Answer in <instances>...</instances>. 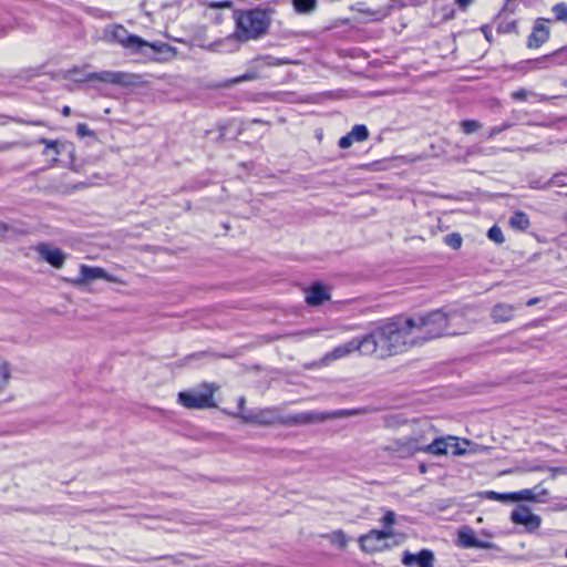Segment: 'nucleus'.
I'll use <instances>...</instances> for the list:
<instances>
[{"label":"nucleus","mask_w":567,"mask_h":567,"mask_svg":"<svg viewBox=\"0 0 567 567\" xmlns=\"http://www.w3.org/2000/svg\"><path fill=\"white\" fill-rule=\"evenodd\" d=\"M412 324L410 317H394L375 327L365 334V339L373 346L372 354H378L380 358L390 357L416 344Z\"/></svg>","instance_id":"1"},{"label":"nucleus","mask_w":567,"mask_h":567,"mask_svg":"<svg viewBox=\"0 0 567 567\" xmlns=\"http://www.w3.org/2000/svg\"><path fill=\"white\" fill-rule=\"evenodd\" d=\"M461 319L456 311L450 313L441 309L426 315L410 317L413 321V330L416 342H423L445 336H456L466 332L464 329L455 328V322Z\"/></svg>","instance_id":"2"},{"label":"nucleus","mask_w":567,"mask_h":567,"mask_svg":"<svg viewBox=\"0 0 567 567\" xmlns=\"http://www.w3.org/2000/svg\"><path fill=\"white\" fill-rule=\"evenodd\" d=\"M236 29L227 40L248 42L261 38L268 30L270 19L265 10L251 9L235 12Z\"/></svg>","instance_id":"3"},{"label":"nucleus","mask_w":567,"mask_h":567,"mask_svg":"<svg viewBox=\"0 0 567 567\" xmlns=\"http://www.w3.org/2000/svg\"><path fill=\"white\" fill-rule=\"evenodd\" d=\"M111 35L116 43L134 53L142 52L144 48H151L157 53L175 51L169 44L150 43L138 35L131 34L123 25H115L111 31Z\"/></svg>","instance_id":"4"},{"label":"nucleus","mask_w":567,"mask_h":567,"mask_svg":"<svg viewBox=\"0 0 567 567\" xmlns=\"http://www.w3.org/2000/svg\"><path fill=\"white\" fill-rule=\"evenodd\" d=\"M470 445V441L463 440L462 442L455 436H443L436 437L432 442L427 443V439L422 435V446H415L413 450H422L423 453L441 456L449 453L453 455H464L466 449L464 446Z\"/></svg>","instance_id":"5"},{"label":"nucleus","mask_w":567,"mask_h":567,"mask_svg":"<svg viewBox=\"0 0 567 567\" xmlns=\"http://www.w3.org/2000/svg\"><path fill=\"white\" fill-rule=\"evenodd\" d=\"M372 349L373 346L370 340L365 339V336L361 338H353L352 340L340 344L333 348L331 351L327 352L321 358L318 365H328L332 361L347 358L355 351L363 355H372Z\"/></svg>","instance_id":"6"},{"label":"nucleus","mask_w":567,"mask_h":567,"mask_svg":"<svg viewBox=\"0 0 567 567\" xmlns=\"http://www.w3.org/2000/svg\"><path fill=\"white\" fill-rule=\"evenodd\" d=\"M355 412L350 410H337L330 412H320V411H305L295 414H289L285 417L284 424L290 425H305V424H313L321 423L327 420L346 417L353 415Z\"/></svg>","instance_id":"7"},{"label":"nucleus","mask_w":567,"mask_h":567,"mask_svg":"<svg viewBox=\"0 0 567 567\" xmlns=\"http://www.w3.org/2000/svg\"><path fill=\"white\" fill-rule=\"evenodd\" d=\"M215 388L205 385V391H185L178 393V403L187 409H207L215 408L214 402Z\"/></svg>","instance_id":"8"},{"label":"nucleus","mask_w":567,"mask_h":567,"mask_svg":"<svg viewBox=\"0 0 567 567\" xmlns=\"http://www.w3.org/2000/svg\"><path fill=\"white\" fill-rule=\"evenodd\" d=\"M394 536L390 529L378 530L372 529L368 534L360 537V545L364 551L373 553L382 550L386 547L385 540Z\"/></svg>","instance_id":"9"},{"label":"nucleus","mask_w":567,"mask_h":567,"mask_svg":"<svg viewBox=\"0 0 567 567\" xmlns=\"http://www.w3.org/2000/svg\"><path fill=\"white\" fill-rule=\"evenodd\" d=\"M240 419L246 423L259 425H272L276 423H284L285 417H281L276 409H262L249 413H240Z\"/></svg>","instance_id":"10"},{"label":"nucleus","mask_w":567,"mask_h":567,"mask_svg":"<svg viewBox=\"0 0 567 567\" xmlns=\"http://www.w3.org/2000/svg\"><path fill=\"white\" fill-rule=\"evenodd\" d=\"M89 82H102L120 86H128L133 84L132 76L120 71H101L89 73L85 76Z\"/></svg>","instance_id":"11"},{"label":"nucleus","mask_w":567,"mask_h":567,"mask_svg":"<svg viewBox=\"0 0 567 567\" xmlns=\"http://www.w3.org/2000/svg\"><path fill=\"white\" fill-rule=\"evenodd\" d=\"M415 446H422V435H411L401 440L394 441L390 445V450L396 453L400 457H408L414 453L422 452V450H413Z\"/></svg>","instance_id":"12"},{"label":"nucleus","mask_w":567,"mask_h":567,"mask_svg":"<svg viewBox=\"0 0 567 567\" xmlns=\"http://www.w3.org/2000/svg\"><path fill=\"white\" fill-rule=\"evenodd\" d=\"M104 279L110 282H121L116 277L110 275L101 267H91L87 265L80 266V277L75 280V284L82 285L87 281Z\"/></svg>","instance_id":"13"},{"label":"nucleus","mask_w":567,"mask_h":567,"mask_svg":"<svg viewBox=\"0 0 567 567\" xmlns=\"http://www.w3.org/2000/svg\"><path fill=\"white\" fill-rule=\"evenodd\" d=\"M512 520L524 525L529 532L536 530L542 523L539 516L533 514L527 507H518L512 512Z\"/></svg>","instance_id":"14"},{"label":"nucleus","mask_w":567,"mask_h":567,"mask_svg":"<svg viewBox=\"0 0 567 567\" xmlns=\"http://www.w3.org/2000/svg\"><path fill=\"white\" fill-rule=\"evenodd\" d=\"M402 564L411 567L416 565L417 567H434V555L429 549H422L417 554H412L405 550L402 556Z\"/></svg>","instance_id":"15"},{"label":"nucleus","mask_w":567,"mask_h":567,"mask_svg":"<svg viewBox=\"0 0 567 567\" xmlns=\"http://www.w3.org/2000/svg\"><path fill=\"white\" fill-rule=\"evenodd\" d=\"M549 20H547L548 22ZM545 19H538L528 37L527 45L532 49L542 47L549 39V28L545 24Z\"/></svg>","instance_id":"16"},{"label":"nucleus","mask_w":567,"mask_h":567,"mask_svg":"<svg viewBox=\"0 0 567 567\" xmlns=\"http://www.w3.org/2000/svg\"><path fill=\"white\" fill-rule=\"evenodd\" d=\"M40 257L54 268H61L65 261V254L56 247L42 244L37 248Z\"/></svg>","instance_id":"17"},{"label":"nucleus","mask_w":567,"mask_h":567,"mask_svg":"<svg viewBox=\"0 0 567 567\" xmlns=\"http://www.w3.org/2000/svg\"><path fill=\"white\" fill-rule=\"evenodd\" d=\"M306 293V302L311 307H317L322 305L324 301L330 299V293L327 288L320 284L315 282L308 289L305 290Z\"/></svg>","instance_id":"18"},{"label":"nucleus","mask_w":567,"mask_h":567,"mask_svg":"<svg viewBox=\"0 0 567 567\" xmlns=\"http://www.w3.org/2000/svg\"><path fill=\"white\" fill-rule=\"evenodd\" d=\"M458 544L465 548H489L491 545L476 538L471 528H463L458 532Z\"/></svg>","instance_id":"19"},{"label":"nucleus","mask_w":567,"mask_h":567,"mask_svg":"<svg viewBox=\"0 0 567 567\" xmlns=\"http://www.w3.org/2000/svg\"><path fill=\"white\" fill-rule=\"evenodd\" d=\"M516 308L513 305L499 302L491 310V317L494 322H507L514 318Z\"/></svg>","instance_id":"20"},{"label":"nucleus","mask_w":567,"mask_h":567,"mask_svg":"<svg viewBox=\"0 0 567 567\" xmlns=\"http://www.w3.org/2000/svg\"><path fill=\"white\" fill-rule=\"evenodd\" d=\"M508 223L513 229L519 231H525L530 226L529 217L522 210L515 212Z\"/></svg>","instance_id":"21"},{"label":"nucleus","mask_w":567,"mask_h":567,"mask_svg":"<svg viewBox=\"0 0 567 567\" xmlns=\"http://www.w3.org/2000/svg\"><path fill=\"white\" fill-rule=\"evenodd\" d=\"M316 6L317 0H293V8L298 13H310Z\"/></svg>","instance_id":"22"},{"label":"nucleus","mask_w":567,"mask_h":567,"mask_svg":"<svg viewBox=\"0 0 567 567\" xmlns=\"http://www.w3.org/2000/svg\"><path fill=\"white\" fill-rule=\"evenodd\" d=\"M355 142H363L369 137V131L365 125L357 124L349 132Z\"/></svg>","instance_id":"23"},{"label":"nucleus","mask_w":567,"mask_h":567,"mask_svg":"<svg viewBox=\"0 0 567 567\" xmlns=\"http://www.w3.org/2000/svg\"><path fill=\"white\" fill-rule=\"evenodd\" d=\"M557 21L567 23V3L559 2L551 8Z\"/></svg>","instance_id":"24"},{"label":"nucleus","mask_w":567,"mask_h":567,"mask_svg":"<svg viewBox=\"0 0 567 567\" xmlns=\"http://www.w3.org/2000/svg\"><path fill=\"white\" fill-rule=\"evenodd\" d=\"M444 243L452 249H460L463 243L462 236L458 233H452L444 237Z\"/></svg>","instance_id":"25"},{"label":"nucleus","mask_w":567,"mask_h":567,"mask_svg":"<svg viewBox=\"0 0 567 567\" xmlns=\"http://www.w3.org/2000/svg\"><path fill=\"white\" fill-rule=\"evenodd\" d=\"M462 130L465 134H472L482 127V124L475 120H465L461 123Z\"/></svg>","instance_id":"26"},{"label":"nucleus","mask_w":567,"mask_h":567,"mask_svg":"<svg viewBox=\"0 0 567 567\" xmlns=\"http://www.w3.org/2000/svg\"><path fill=\"white\" fill-rule=\"evenodd\" d=\"M511 499L512 501H534L535 495H534L533 489L527 488V489H522L517 493L511 494Z\"/></svg>","instance_id":"27"},{"label":"nucleus","mask_w":567,"mask_h":567,"mask_svg":"<svg viewBox=\"0 0 567 567\" xmlns=\"http://www.w3.org/2000/svg\"><path fill=\"white\" fill-rule=\"evenodd\" d=\"M487 236L491 240H493L497 244H502L505 240L503 231L498 226L491 227L488 229Z\"/></svg>","instance_id":"28"},{"label":"nucleus","mask_w":567,"mask_h":567,"mask_svg":"<svg viewBox=\"0 0 567 567\" xmlns=\"http://www.w3.org/2000/svg\"><path fill=\"white\" fill-rule=\"evenodd\" d=\"M38 142L45 146V148L43 151V154L48 155L49 151H53L55 155H59L60 152L58 150V142L56 141H51V140L41 137V138H39Z\"/></svg>","instance_id":"29"},{"label":"nucleus","mask_w":567,"mask_h":567,"mask_svg":"<svg viewBox=\"0 0 567 567\" xmlns=\"http://www.w3.org/2000/svg\"><path fill=\"white\" fill-rule=\"evenodd\" d=\"M511 95H512V99L515 101H526L529 96H535L536 94L528 90L519 89V90L512 92Z\"/></svg>","instance_id":"30"},{"label":"nucleus","mask_w":567,"mask_h":567,"mask_svg":"<svg viewBox=\"0 0 567 567\" xmlns=\"http://www.w3.org/2000/svg\"><path fill=\"white\" fill-rule=\"evenodd\" d=\"M320 331L321 330L317 329V328H309V329L297 331L293 333V336L301 340L305 338L313 337V336L318 334Z\"/></svg>","instance_id":"31"},{"label":"nucleus","mask_w":567,"mask_h":567,"mask_svg":"<svg viewBox=\"0 0 567 567\" xmlns=\"http://www.w3.org/2000/svg\"><path fill=\"white\" fill-rule=\"evenodd\" d=\"M257 78L256 73L255 72H247L240 76H237V78H234L231 80L228 81L227 85L229 84H237V83H240V82H244V81H251V80H255Z\"/></svg>","instance_id":"32"},{"label":"nucleus","mask_w":567,"mask_h":567,"mask_svg":"<svg viewBox=\"0 0 567 567\" xmlns=\"http://www.w3.org/2000/svg\"><path fill=\"white\" fill-rule=\"evenodd\" d=\"M10 373L6 363H0V390L7 384Z\"/></svg>","instance_id":"33"},{"label":"nucleus","mask_w":567,"mask_h":567,"mask_svg":"<svg viewBox=\"0 0 567 567\" xmlns=\"http://www.w3.org/2000/svg\"><path fill=\"white\" fill-rule=\"evenodd\" d=\"M396 522V515L393 511H390L388 509L384 514V516L382 517V524L385 526V527H390L392 525H394Z\"/></svg>","instance_id":"34"},{"label":"nucleus","mask_w":567,"mask_h":567,"mask_svg":"<svg viewBox=\"0 0 567 567\" xmlns=\"http://www.w3.org/2000/svg\"><path fill=\"white\" fill-rule=\"evenodd\" d=\"M332 540L340 547H344L347 545V538L342 532H334L332 534Z\"/></svg>","instance_id":"35"},{"label":"nucleus","mask_w":567,"mask_h":567,"mask_svg":"<svg viewBox=\"0 0 567 567\" xmlns=\"http://www.w3.org/2000/svg\"><path fill=\"white\" fill-rule=\"evenodd\" d=\"M76 133L81 137L93 135V132L90 130V127L85 123H79L78 124Z\"/></svg>","instance_id":"36"},{"label":"nucleus","mask_w":567,"mask_h":567,"mask_svg":"<svg viewBox=\"0 0 567 567\" xmlns=\"http://www.w3.org/2000/svg\"><path fill=\"white\" fill-rule=\"evenodd\" d=\"M353 142H354V141H353V138H352L351 134H350V133H348L347 135L342 136V137L339 140L338 145H339V147H340V148L346 150V148L350 147V146L352 145V143H353Z\"/></svg>","instance_id":"37"},{"label":"nucleus","mask_w":567,"mask_h":567,"mask_svg":"<svg viewBox=\"0 0 567 567\" xmlns=\"http://www.w3.org/2000/svg\"><path fill=\"white\" fill-rule=\"evenodd\" d=\"M487 497L493 501H507L511 499V494H499L497 492H487Z\"/></svg>","instance_id":"38"},{"label":"nucleus","mask_w":567,"mask_h":567,"mask_svg":"<svg viewBox=\"0 0 567 567\" xmlns=\"http://www.w3.org/2000/svg\"><path fill=\"white\" fill-rule=\"evenodd\" d=\"M502 132H504V127H501L499 125L498 126H493L488 134H487V138L488 140H492L494 138L496 135L501 134Z\"/></svg>","instance_id":"39"},{"label":"nucleus","mask_w":567,"mask_h":567,"mask_svg":"<svg viewBox=\"0 0 567 567\" xmlns=\"http://www.w3.org/2000/svg\"><path fill=\"white\" fill-rule=\"evenodd\" d=\"M473 2L474 0H455L456 6L463 11H465Z\"/></svg>","instance_id":"40"},{"label":"nucleus","mask_w":567,"mask_h":567,"mask_svg":"<svg viewBox=\"0 0 567 567\" xmlns=\"http://www.w3.org/2000/svg\"><path fill=\"white\" fill-rule=\"evenodd\" d=\"M245 403H246V400H245V398H244V396L238 398V409H239V411H238V413H237V416H239V417H240V413H241V412H244V413H248V412L246 411V409H245Z\"/></svg>","instance_id":"41"},{"label":"nucleus","mask_w":567,"mask_h":567,"mask_svg":"<svg viewBox=\"0 0 567 567\" xmlns=\"http://www.w3.org/2000/svg\"><path fill=\"white\" fill-rule=\"evenodd\" d=\"M481 30H482V32H483V34H484V37H485V39H486L487 41H491V38H492V29H491L488 25H483V27L481 28Z\"/></svg>","instance_id":"42"},{"label":"nucleus","mask_w":567,"mask_h":567,"mask_svg":"<svg viewBox=\"0 0 567 567\" xmlns=\"http://www.w3.org/2000/svg\"><path fill=\"white\" fill-rule=\"evenodd\" d=\"M546 60H547V58L544 56V58H542L539 60L534 61V64H535L534 68L535 69H543V68H545Z\"/></svg>","instance_id":"43"},{"label":"nucleus","mask_w":567,"mask_h":567,"mask_svg":"<svg viewBox=\"0 0 567 567\" xmlns=\"http://www.w3.org/2000/svg\"><path fill=\"white\" fill-rule=\"evenodd\" d=\"M230 6V2H215L212 4V7L214 8H224V7H229Z\"/></svg>","instance_id":"44"},{"label":"nucleus","mask_w":567,"mask_h":567,"mask_svg":"<svg viewBox=\"0 0 567 567\" xmlns=\"http://www.w3.org/2000/svg\"><path fill=\"white\" fill-rule=\"evenodd\" d=\"M8 227L6 224L0 223V238L7 233Z\"/></svg>","instance_id":"45"},{"label":"nucleus","mask_w":567,"mask_h":567,"mask_svg":"<svg viewBox=\"0 0 567 567\" xmlns=\"http://www.w3.org/2000/svg\"><path fill=\"white\" fill-rule=\"evenodd\" d=\"M62 114H63L64 116H69V115L71 114V107H70V106H68V105L63 106V107H62Z\"/></svg>","instance_id":"46"},{"label":"nucleus","mask_w":567,"mask_h":567,"mask_svg":"<svg viewBox=\"0 0 567 567\" xmlns=\"http://www.w3.org/2000/svg\"><path fill=\"white\" fill-rule=\"evenodd\" d=\"M537 302H539V298H532V299H529V300L526 302V305H527V306H534V305H536Z\"/></svg>","instance_id":"47"},{"label":"nucleus","mask_w":567,"mask_h":567,"mask_svg":"<svg viewBox=\"0 0 567 567\" xmlns=\"http://www.w3.org/2000/svg\"><path fill=\"white\" fill-rule=\"evenodd\" d=\"M499 126H501V127H504V131H506V130L511 128V127L513 126V124H512V123L506 122V123H504V124H502V125H499Z\"/></svg>","instance_id":"48"},{"label":"nucleus","mask_w":567,"mask_h":567,"mask_svg":"<svg viewBox=\"0 0 567 567\" xmlns=\"http://www.w3.org/2000/svg\"><path fill=\"white\" fill-rule=\"evenodd\" d=\"M420 470H421V472H425V466H424V465H421V466H420Z\"/></svg>","instance_id":"49"},{"label":"nucleus","mask_w":567,"mask_h":567,"mask_svg":"<svg viewBox=\"0 0 567 567\" xmlns=\"http://www.w3.org/2000/svg\"><path fill=\"white\" fill-rule=\"evenodd\" d=\"M31 124H34V125H42L41 122H32Z\"/></svg>","instance_id":"50"},{"label":"nucleus","mask_w":567,"mask_h":567,"mask_svg":"<svg viewBox=\"0 0 567 567\" xmlns=\"http://www.w3.org/2000/svg\"><path fill=\"white\" fill-rule=\"evenodd\" d=\"M546 100H547V97H545V96L540 97V101H546Z\"/></svg>","instance_id":"51"},{"label":"nucleus","mask_w":567,"mask_h":567,"mask_svg":"<svg viewBox=\"0 0 567 567\" xmlns=\"http://www.w3.org/2000/svg\"><path fill=\"white\" fill-rule=\"evenodd\" d=\"M565 556H566V558H567V548H566V551H565Z\"/></svg>","instance_id":"52"}]
</instances>
